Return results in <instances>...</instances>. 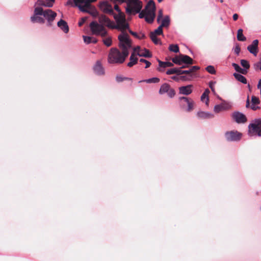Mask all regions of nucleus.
<instances>
[{"mask_svg":"<svg viewBox=\"0 0 261 261\" xmlns=\"http://www.w3.org/2000/svg\"><path fill=\"white\" fill-rule=\"evenodd\" d=\"M180 61L181 64L182 63L187 64H193L192 59L187 55L180 54Z\"/></svg>","mask_w":261,"mask_h":261,"instance_id":"4be33fe9","label":"nucleus"},{"mask_svg":"<svg viewBox=\"0 0 261 261\" xmlns=\"http://www.w3.org/2000/svg\"><path fill=\"white\" fill-rule=\"evenodd\" d=\"M243 30L242 29H240L238 30L237 32V39L240 41H245L246 40V37H245L243 34Z\"/></svg>","mask_w":261,"mask_h":261,"instance_id":"c756f323","label":"nucleus"},{"mask_svg":"<svg viewBox=\"0 0 261 261\" xmlns=\"http://www.w3.org/2000/svg\"><path fill=\"white\" fill-rule=\"evenodd\" d=\"M232 117L238 123H244L247 121L246 116L240 112H234L232 114Z\"/></svg>","mask_w":261,"mask_h":261,"instance_id":"f8f14e48","label":"nucleus"},{"mask_svg":"<svg viewBox=\"0 0 261 261\" xmlns=\"http://www.w3.org/2000/svg\"><path fill=\"white\" fill-rule=\"evenodd\" d=\"M128 56H125L116 48H112L108 56V62L110 64H121Z\"/></svg>","mask_w":261,"mask_h":261,"instance_id":"f257e3e1","label":"nucleus"},{"mask_svg":"<svg viewBox=\"0 0 261 261\" xmlns=\"http://www.w3.org/2000/svg\"><path fill=\"white\" fill-rule=\"evenodd\" d=\"M160 82V79L158 77H152L150 79L140 81L139 83L142 82H146L147 83H158Z\"/></svg>","mask_w":261,"mask_h":261,"instance_id":"7c9ffc66","label":"nucleus"},{"mask_svg":"<svg viewBox=\"0 0 261 261\" xmlns=\"http://www.w3.org/2000/svg\"><path fill=\"white\" fill-rule=\"evenodd\" d=\"M103 42L107 46H110L112 45V39L109 37L103 40Z\"/></svg>","mask_w":261,"mask_h":261,"instance_id":"c03bdc74","label":"nucleus"},{"mask_svg":"<svg viewBox=\"0 0 261 261\" xmlns=\"http://www.w3.org/2000/svg\"><path fill=\"white\" fill-rule=\"evenodd\" d=\"M163 11L162 9H160L159 11L158 15L157 16L156 21H157L158 23H159L160 22V20L163 18Z\"/></svg>","mask_w":261,"mask_h":261,"instance_id":"5fc2aeb1","label":"nucleus"},{"mask_svg":"<svg viewBox=\"0 0 261 261\" xmlns=\"http://www.w3.org/2000/svg\"><path fill=\"white\" fill-rule=\"evenodd\" d=\"M240 50H241L240 47L238 45L236 46V47L234 49V52L237 55H239Z\"/></svg>","mask_w":261,"mask_h":261,"instance_id":"e2e57ef3","label":"nucleus"},{"mask_svg":"<svg viewBox=\"0 0 261 261\" xmlns=\"http://www.w3.org/2000/svg\"><path fill=\"white\" fill-rule=\"evenodd\" d=\"M163 28L159 26L154 32H151L150 34H154V35H160L163 34Z\"/></svg>","mask_w":261,"mask_h":261,"instance_id":"a19ab883","label":"nucleus"},{"mask_svg":"<svg viewBox=\"0 0 261 261\" xmlns=\"http://www.w3.org/2000/svg\"><path fill=\"white\" fill-rule=\"evenodd\" d=\"M256 105V104H253V103H251V105H250V101H249V96H248L247 99V101H246V107L247 108H248L249 107H250V108L252 110H253V111H255V110H258V109H260V107L257 106Z\"/></svg>","mask_w":261,"mask_h":261,"instance_id":"473e14b6","label":"nucleus"},{"mask_svg":"<svg viewBox=\"0 0 261 261\" xmlns=\"http://www.w3.org/2000/svg\"><path fill=\"white\" fill-rule=\"evenodd\" d=\"M55 2V0H46L45 7H52Z\"/></svg>","mask_w":261,"mask_h":261,"instance_id":"864d4df0","label":"nucleus"},{"mask_svg":"<svg viewBox=\"0 0 261 261\" xmlns=\"http://www.w3.org/2000/svg\"><path fill=\"white\" fill-rule=\"evenodd\" d=\"M248 50L254 56H256L258 51V47L253 46L251 44L249 45L247 47Z\"/></svg>","mask_w":261,"mask_h":261,"instance_id":"2f4dec72","label":"nucleus"},{"mask_svg":"<svg viewBox=\"0 0 261 261\" xmlns=\"http://www.w3.org/2000/svg\"><path fill=\"white\" fill-rule=\"evenodd\" d=\"M210 92L208 89H206L201 96V100L203 102H204L205 99H206L205 104L207 106L208 104V94L210 93Z\"/></svg>","mask_w":261,"mask_h":261,"instance_id":"bb28decb","label":"nucleus"},{"mask_svg":"<svg viewBox=\"0 0 261 261\" xmlns=\"http://www.w3.org/2000/svg\"><path fill=\"white\" fill-rule=\"evenodd\" d=\"M233 76L238 81L241 82L243 84H247V80L245 76L240 73H234Z\"/></svg>","mask_w":261,"mask_h":261,"instance_id":"a878e982","label":"nucleus"},{"mask_svg":"<svg viewBox=\"0 0 261 261\" xmlns=\"http://www.w3.org/2000/svg\"><path fill=\"white\" fill-rule=\"evenodd\" d=\"M225 137L228 141H238L241 139L242 134L237 131L227 132Z\"/></svg>","mask_w":261,"mask_h":261,"instance_id":"9d476101","label":"nucleus"},{"mask_svg":"<svg viewBox=\"0 0 261 261\" xmlns=\"http://www.w3.org/2000/svg\"><path fill=\"white\" fill-rule=\"evenodd\" d=\"M159 66L158 70L160 72H164V69L166 67H172L173 66V63L170 62H163L158 60Z\"/></svg>","mask_w":261,"mask_h":261,"instance_id":"6ab92c4d","label":"nucleus"},{"mask_svg":"<svg viewBox=\"0 0 261 261\" xmlns=\"http://www.w3.org/2000/svg\"><path fill=\"white\" fill-rule=\"evenodd\" d=\"M40 16H42V7H36L34 11V15L30 18L31 22L33 23L38 22L41 24L44 23L45 19Z\"/></svg>","mask_w":261,"mask_h":261,"instance_id":"6e6552de","label":"nucleus"},{"mask_svg":"<svg viewBox=\"0 0 261 261\" xmlns=\"http://www.w3.org/2000/svg\"><path fill=\"white\" fill-rule=\"evenodd\" d=\"M84 41L85 43L88 44L91 43L92 37L90 36H83Z\"/></svg>","mask_w":261,"mask_h":261,"instance_id":"8fccbe9b","label":"nucleus"},{"mask_svg":"<svg viewBox=\"0 0 261 261\" xmlns=\"http://www.w3.org/2000/svg\"><path fill=\"white\" fill-rule=\"evenodd\" d=\"M200 69V67L198 66H193L190 69L191 71V73H192L194 71L198 70Z\"/></svg>","mask_w":261,"mask_h":261,"instance_id":"0e129e2a","label":"nucleus"},{"mask_svg":"<svg viewBox=\"0 0 261 261\" xmlns=\"http://www.w3.org/2000/svg\"><path fill=\"white\" fill-rule=\"evenodd\" d=\"M93 70L95 74L97 75H103L105 74V69L100 61H97L93 66Z\"/></svg>","mask_w":261,"mask_h":261,"instance_id":"4468645a","label":"nucleus"},{"mask_svg":"<svg viewBox=\"0 0 261 261\" xmlns=\"http://www.w3.org/2000/svg\"><path fill=\"white\" fill-rule=\"evenodd\" d=\"M194 104V101L191 99L190 101L186 103V105H187V108H185L186 111L188 112L192 111L193 109Z\"/></svg>","mask_w":261,"mask_h":261,"instance_id":"f704fd0d","label":"nucleus"},{"mask_svg":"<svg viewBox=\"0 0 261 261\" xmlns=\"http://www.w3.org/2000/svg\"><path fill=\"white\" fill-rule=\"evenodd\" d=\"M42 13L44 19H45L47 20V26H52L53 21L57 16V13L52 10L49 9L44 10L42 8Z\"/></svg>","mask_w":261,"mask_h":261,"instance_id":"0eeeda50","label":"nucleus"},{"mask_svg":"<svg viewBox=\"0 0 261 261\" xmlns=\"http://www.w3.org/2000/svg\"><path fill=\"white\" fill-rule=\"evenodd\" d=\"M258 40L256 39V40H254L253 41L251 45L258 47Z\"/></svg>","mask_w":261,"mask_h":261,"instance_id":"338daca9","label":"nucleus"},{"mask_svg":"<svg viewBox=\"0 0 261 261\" xmlns=\"http://www.w3.org/2000/svg\"><path fill=\"white\" fill-rule=\"evenodd\" d=\"M139 17L140 18H145L146 17V14L145 12V11L143 10L142 11L141 10V11L139 13Z\"/></svg>","mask_w":261,"mask_h":261,"instance_id":"4d7b16f0","label":"nucleus"},{"mask_svg":"<svg viewBox=\"0 0 261 261\" xmlns=\"http://www.w3.org/2000/svg\"><path fill=\"white\" fill-rule=\"evenodd\" d=\"M192 85H188L179 87V94L189 95L192 92Z\"/></svg>","mask_w":261,"mask_h":261,"instance_id":"f3484780","label":"nucleus"},{"mask_svg":"<svg viewBox=\"0 0 261 261\" xmlns=\"http://www.w3.org/2000/svg\"><path fill=\"white\" fill-rule=\"evenodd\" d=\"M127 7L126 8V12L127 14H130L133 12L134 14L139 13L142 8V3L139 0H127Z\"/></svg>","mask_w":261,"mask_h":261,"instance_id":"423d86ee","label":"nucleus"},{"mask_svg":"<svg viewBox=\"0 0 261 261\" xmlns=\"http://www.w3.org/2000/svg\"><path fill=\"white\" fill-rule=\"evenodd\" d=\"M45 2L43 0H37V1L35 4V6L37 5L45 6Z\"/></svg>","mask_w":261,"mask_h":261,"instance_id":"13d9d810","label":"nucleus"},{"mask_svg":"<svg viewBox=\"0 0 261 261\" xmlns=\"http://www.w3.org/2000/svg\"><path fill=\"white\" fill-rule=\"evenodd\" d=\"M222 100V102L221 104L222 106V108L224 111L229 110L231 108V105L230 102H227L224 100Z\"/></svg>","mask_w":261,"mask_h":261,"instance_id":"72a5a7b5","label":"nucleus"},{"mask_svg":"<svg viewBox=\"0 0 261 261\" xmlns=\"http://www.w3.org/2000/svg\"><path fill=\"white\" fill-rule=\"evenodd\" d=\"M166 74L168 75L177 74L179 75V68H174L167 70Z\"/></svg>","mask_w":261,"mask_h":261,"instance_id":"58836bf2","label":"nucleus"},{"mask_svg":"<svg viewBox=\"0 0 261 261\" xmlns=\"http://www.w3.org/2000/svg\"><path fill=\"white\" fill-rule=\"evenodd\" d=\"M118 40L119 41V46L122 50V53L125 56H128V49L132 47L131 40L128 37V35L124 32L118 36Z\"/></svg>","mask_w":261,"mask_h":261,"instance_id":"f03ea898","label":"nucleus"},{"mask_svg":"<svg viewBox=\"0 0 261 261\" xmlns=\"http://www.w3.org/2000/svg\"><path fill=\"white\" fill-rule=\"evenodd\" d=\"M159 93L160 94L167 93L168 96L170 98L173 97L175 95L174 90L171 88L170 85L167 83H164L161 86L159 90Z\"/></svg>","mask_w":261,"mask_h":261,"instance_id":"1a4fd4ad","label":"nucleus"},{"mask_svg":"<svg viewBox=\"0 0 261 261\" xmlns=\"http://www.w3.org/2000/svg\"><path fill=\"white\" fill-rule=\"evenodd\" d=\"M206 70L210 73L214 74L216 73V70L213 66L209 65L206 67Z\"/></svg>","mask_w":261,"mask_h":261,"instance_id":"79ce46f5","label":"nucleus"},{"mask_svg":"<svg viewBox=\"0 0 261 261\" xmlns=\"http://www.w3.org/2000/svg\"><path fill=\"white\" fill-rule=\"evenodd\" d=\"M57 25L65 33H67L69 32V27L67 23L63 19H60L57 23Z\"/></svg>","mask_w":261,"mask_h":261,"instance_id":"aec40b11","label":"nucleus"},{"mask_svg":"<svg viewBox=\"0 0 261 261\" xmlns=\"http://www.w3.org/2000/svg\"><path fill=\"white\" fill-rule=\"evenodd\" d=\"M137 55L139 57H143L145 58H151L152 57V54L150 53L149 50L146 48H144L138 52Z\"/></svg>","mask_w":261,"mask_h":261,"instance_id":"5701e85b","label":"nucleus"},{"mask_svg":"<svg viewBox=\"0 0 261 261\" xmlns=\"http://www.w3.org/2000/svg\"><path fill=\"white\" fill-rule=\"evenodd\" d=\"M260 102L259 98L255 96H252L251 97V103L258 105Z\"/></svg>","mask_w":261,"mask_h":261,"instance_id":"3c124183","label":"nucleus"},{"mask_svg":"<svg viewBox=\"0 0 261 261\" xmlns=\"http://www.w3.org/2000/svg\"><path fill=\"white\" fill-rule=\"evenodd\" d=\"M89 27L93 35L104 37L108 34L107 31L105 27L102 24L98 23L96 21H92L90 23Z\"/></svg>","mask_w":261,"mask_h":261,"instance_id":"39448f33","label":"nucleus"},{"mask_svg":"<svg viewBox=\"0 0 261 261\" xmlns=\"http://www.w3.org/2000/svg\"><path fill=\"white\" fill-rule=\"evenodd\" d=\"M222 111H224V110L222 108V106L221 104L217 105L215 106V107L214 108V111L216 113H218Z\"/></svg>","mask_w":261,"mask_h":261,"instance_id":"a18cd8bd","label":"nucleus"},{"mask_svg":"<svg viewBox=\"0 0 261 261\" xmlns=\"http://www.w3.org/2000/svg\"><path fill=\"white\" fill-rule=\"evenodd\" d=\"M150 37L152 41L155 44H161V41L157 38L156 36L154 34H150Z\"/></svg>","mask_w":261,"mask_h":261,"instance_id":"ea45409f","label":"nucleus"},{"mask_svg":"<svg viewBox=\"0 0 261 261\" xmlns=\"http://www.w3.org/2000/svg\"><path fill=\"white\" fill-rule=\"evenodd\" d=\"M191 99L185 96L179 97V100L180 102V105L182 109L186 108V103L190 101Z\"/></svg>","mask_w":261,"mask_h":261,"instance_id":"c85d7f7f","label":"nucleus"},{"mask_svg":"<svg viewBox=\"0 0 261 261\" xmlns=\"http://www.w3.org/2000/svg\"><path fill=\"white\" fill-rule=\"evenodd\" d=\"M232 66L234 68L235 70L242 74H246L247 73V71L246 69H244L242 68L238 64L233 63L232 64Z\"/></svg>","mask_w":261,"mask_h":261,"instance_id":"cd10ccee","label":"nucleus"},{"mask_svg":"<svg viewBox=\"0 0 261 261\" xmlns=\"http://www.w3.org/2000/svg\"><path fill=\"white\" fill-rule=\"evenodd\" d=\"M114 18L116 20V24H113V23L111 29H115L121 31L122 32H124V30L128 29L129 25L122 14H115Z\"/></svg>","mask_w":261,"mask_h":261,"instance_id":"20e7f679","label":"nucleus"},{"mask_svg":"<svg viewBox=\"0 0 261 261\" xmlns=\"http://www.w3.org/2000/svg\"><path fill=\"white\" fill-rule=\"evenodd\" d=\"M170 24V19L169 15H166L163 19L161 24L160 25L162 28H168Z\"/></svg>","mask_w":261,"mask_h":261,"instance_id":"393cba45","label":"nucleus"},{"mask_svg":"<svg viewBox=\"0 0 261 261\" xmlns=\"http://www.w3.org/2000/svg\"><path fill=\"white\" fill-rule=\"evenodd\" d=\"M100 9L105 13L109 14L110 15L114 14V11L110 5L107 2H101L99 4Z\"/></svg>","mask_w":261,"mask_h":261,"instance_id":"9b49d317","label":"nucleus"},{"mask_svg":"<svg viewBox=\"0 0 261 261\" xmlns=\"http://www.w3.org/2000/svg\"><path fill=\"white\" fill-rule=\"evenodd\" d=\"M260 67H261V63L259 62V61L258 62L255 63L254 64V68L255 70H257L258 69H259L260 70Z\"/></svg>","mask_w":261,"mask_h":261,"instance_id":"052dcab7","label":"nucleus"},{"mask_svg":"<svg viewBox=\"0 0 261 261\" xmlns=\"http://www.w3.org/2000/svg\"><path fill=\"white\" fill-rule=\"evenodd\" d=\"M128 31H129V33H130V34H132V35H133V36H135V37H136V38H139V36H138V34H137V33L134 32L132 31V30H128Z\"/></svg>","mask_w":261,"mask_h":261,"instance_id":"69168bd1","label":"nucleus"},{"mask_svg":"<svg viewBox=\"0 0 261 261\" xmlns=\"http://www.w3.org/2000/svg\"><path fill=\"white\" fill-rule=\"evenodd\" d=\"M186 74L188 75H193V73H191L190 69L182 70L180 68H179V75Z\"/></svg>","mask_w":261,"mask_h":261,"instance_id":"37998d69","label":"nucleus"},{"mask_svg":"<svg viewBox=\"0 0 261 261\" xmlns=\"http://www.w3.org/2000/svg\"><path fill=\"white\" fill-rule=\"evenodd\" d=\"M140 62L144 63V64H146L145 67V68H148L151 65V63L150 62L144 59H141L140 60Z\"/></svg>","mask_w":261,"mask_h":261,"instance_id":"6e6d98bb","label":"nucleus"},{"mask_svg":"<svg viewBox=\"0 0 261 261\" xmlns=\"http://www.w3.org/2000/svg\"><path fill=\"white\" fill-rule=\"evenodd\" d=\"M114 9L119 13V14H122L121 12L120 9L119 8V6L117 5H115L114 6Z\"/></svg>","mask_w":261,"mask_h":261,"instance_id":"774afa93","label":"nucleus"},{"mask_svg":"<svg viewBox=\"0 0 261 261\" xmlns=\"http://www.w3.org/2000/svg\"><path fill=\"white\" fill-rule=\"evenodd\" d=\"M241 65L244 67V69H246L247 71L250 68V64L249 62L244 59L241 60L240 61Z\"/></svg>","mask_w":261,"mask_h":261,"instance_id":"c9c22d12","label":"nucleus"},{"mask_svg":"<svg viewBox=\"0 0 261 261\" xmlns=\"http://www.w3.org/2000/svg\"><path fill=\"white\" fill-rule=\"evenodd\" d=\"M169 49L170 51L175 53H177L179 51L178 46L177 44L170 45L169 47Z\"/></svg>","mask_w":261,"mask_h":261,"instance_id":"e433bc0d","label":"nucleus"},{"mask_svg":"<svg viewBox=\"0 0 261 261\" xmlns=\"http://www.w3.org/2000/svg\"><path fill=\"white\" fill-rule=\"evenodd\" d=\"M82 12L89 13L94 17H97L99 15L98 12L96 8L92 6L87 9L85 8L84 9L82 10Z\"/></svg>","mask_w":261,"mask_h":261,"instance_id":"412c9836","label":"nucleus"},{"mask_svg":"<svg viewBox=\"0 0 261 261\" xmlns=\"http://www.w3.org/2000/svg\"><path fill=\"white\" fill-rule=\"evenodd\" d=\"M193 77V75H181L180 76V78L181 80L182 81H190L191 80Z\"/></svg>","mask_w":261,"mask_h":261,"instance_id":"603ef678","label":"nucleus"},{"mask_svg":"<svg viewBox=\"0 0 261 261\" xmlns=\"http://www.w3.org/2000/svg\"><path fill=\"white\" fill-rule=\"evenodd\" d=\"M137 54L133 52L129 58L130 62L127 63V66L129 67H132L137 63L138 58L136 57Z\"/></svg>","mask_w":261,"mask_h":261,"instance_id":"b1692460","label":"nucleus"},{"mask_svg":"<svg viewBox=\"0 0 261 261\" xmlns=\"http://www.w3.org/2000/svg\"><path fill=\"white\" fill-rule=\"evenodd\" d=\"M86 20L87 17H82L78 23L79 26L81 27L82 25H83V24L85 22Z\"/></svg>","mask_w":261,"mask_h":261,"instance_id":"bf43d9fd","label":"nucleus"},{"mask_svg":"<svg viewBox=\"0 0 261 261\" xmlns=\"http://www.w3.org/2000/svg\"><path fill=\"white\" fill-rule=\"evenodd\" d=\"M197 117L202 119H211L214 117V115L208 112L199 111L197 114Z\"/></svg>","mask_w":261,"mask_h":261,"instance_id":"a211bd4d","label":"nucleus"},{"mask_svg":"<svg viewBox=\"0 0 261 261\" xmlns=\"http://www.w3.org/2000/svg\"><path fill=\"white\" fill-rule=\"evenodd\" d=\"M94 2V0L89 1V0H83L82 3V6L87 9L91 6V3Z\"/></svg>","mask_w":261,"mask_h":261,"instance_id":"4c0bfd02","label":"nucleus"},{"mask_svg":"<svg viewBox=\"0 0 261 261\" xmlns=\"http://www.w3.org/2000/svg\"><path fill=\"white\" fill-rule=\"evenodd\" d=\"M83 0H68L66 3V6H70L72 7H78L79 9L82 11L84 9L82 6Z\"/></svg>","mask_w":261,"mask_h":261,"instance_id":"dca6fc26","label":"nucleus"},{"mask_svg":"<svg viewBox=\"0 0 261 261\" xmlns=\"http://www.w3.org/2000/svg\"><path fill=\"white\" fill-rule=\"evenodd\" d=\"M98 21L100 24L103 26H107L108 28H112L113 22L106 15L101 14L98 15Z\"/></svg>","mask_w":261,"mask_h":261,"instance_id":"ddd939ff","label":"nucleus"},{"mask_svg":"<svg viewBox=\"0 0 261 261\" xmlns=\"http://www.w3.org/2000/svg\"><path fill=\"white\" fill-rule=\"evenodd\" d=\"M130 79H129L128 77H123L121 75H117L116 77V80L118 83L122 82L124 80H130Z\"/></svg>","mask_w":261,"mask_h":261,"instance_id":"de8ad7c7","label":"nucleus"},{"mask_svg":"<svg viewBox=\"0 0 261 261\" xmlns=\"http://www.w3.org/2000/svg\"><path fill=\"white\" fill-rule=\"evenodd\" d=\"M254 134H257L259 137H261V128L256 129V130L251 131L250 134H248L250 136H253Z\"/></svg>","mask_w":261,"mask_h":261,"instance_id":"09e8293b","label":"nucleus"},{"mask_svg":"<svg viewBox=\"0 0 261 261\" xmlns=\"http://www.w3.org/2000/svg\"><path fill=\"white\" fill-rule=\"evenodd\" d=\"M215 83V82L212 81L209 83V87L213 92H215L214 85Z\"/></svg>","mask_w":261,"mask_h":261,"instance_id":"680f3d73","label":"nucleus"},{"mask_svg":"<svg viewBox=\"0 0 261 261\" xmlns=\"http://www.w3.org/2000/svg\"><path fill=\"white\" fill-rule=\"evenodd\" d=\"M155 5L153 0H150L146 5L144 10L146 14L145 21L148 23H152L155 17Z\"/></svg>","mask_w":261,"mask_h":261,"instance_id":"7ed1b4c3","label":"nucleus"},{"mask_svg":"<svg viewBox=\"0 0 261 261\" xmlns=\"http://www.w3.org/2000/svg\"><path fill=\"white\" fill-rule=\"evenodd\" d=\"M172 61L173 63L177 64V65H181V61H180V55L179 56H176L173 58H172Z\"/></svg>","mask_w":261,"mask_h":261,"instance_id":"49530a36","label":"nucleus"},{"mask_svg":"<svg viewBox=\"0 0 261 261\" xmlns=\"http://www.w3.org/2000/svg\"><path fill=\"white\" fill-rule=\"evenodd\" d=\"M258 128H261V118L255 119L253 120V123L249 124L248 134H250L251 131L256 130Z\"/></svg>","mask_w":261,"mask_h":261,"instance_id":"2eb2a0df","label":"nucleus"}]
</instances>
